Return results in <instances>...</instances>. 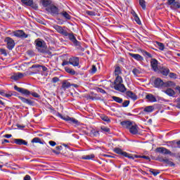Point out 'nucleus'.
I'll return each instance as SVG.
<instances>
[{
    "instance_id": "aec40b11",
    "label": "nucleus",
    "mask_w": 180,
    "mask_h": 180,
    "mask_svg": "<svg viewBox=\"0 0 180 180\" xmlns=\"http://www.w3.org/2000/svg\"><path fill=\"white\" fill-rule=\"evenodd\" d=\"M141 110H143V113L144 114L151 113L152 112H154V106L148 105L145 108H142Z\"/></svg>"
},
{
    "instance_id": "864d4df0",
    "label": "nucleus",
    "mask_w": 180,
    "mask_h": 180,
    "mask_svg": "<svg viewBox=\"0 0 180 180\" xmlns=\"http://www.w3.org/2000/svg\"><path fill=\"white\" fill-rule=\"evenodd\" d=\"M86 15H89V16H95V12L94 11H86Z\"/></svg>"
},
{
    "instance_id": "6e6d98bb",
    "label": "nucleus",
    "mask_w": 180,
    "mask_h": 180,
    "mask_svg": "<svg viewBox=\"0 0 180 180\" xmlns=\"http://www.w3.org/2000/svg\"><path fill=\"white\" fill-rule=\"evenodd\" d=\"M176 108H178L179 109H180V98H178L176 100Z\"/></svg>"
},
{
    "instance_id": "f3484780",
    "label": "nucleus",
    "mask_w": 180,
    "mask_h": 180,
    "mask_svg": "<svg viewBox=\"0 0 180 180\" xmlns=\"http://www.w3.org/2000/svg\"><path fill=\"white\" fill-rule=\"evenodd\" d=\"M133 124V122L129 120H124L120 122L121 126L123 127V129H130V127Z\"/></svg>"
},
{
    "instance_id": "a878e982",
    "label": "nucleus",
    "mask_w": 180,
    "mask_h": 180,
    "mask_svg": "<svg viewBox=\"0 0 180 180\" xmlns=\"http://www.w3.org/2000/svg\"><path fill=\"white\" fill-rule=\"evenodd\" d=\"M40 2L44 8H47V6H50L52 4L51 0H41Z\"/></svg>"
},
{
    "instance_id": "603ef678",
    "label": "nucleus",
    "mask_w": 180,
    "mask_h": 180,
    "mask_svg": "<svg viewBox=\"0 0 180 180\" xmlns=\"http://www.w3.org/2000/svg\"><path fill=\"white\" fill-rule=\"evenodd\" d=\"M0 53L1 54H3V56H8V53H6V50L4 49H0Z\"/></svg>"
},
{
    "instance_id": "423d86ee",
    "label": "nucleus",
    "mask_w": 180,
    "mask_h": 180,
    "mask_svg": "<svg viewBox=\"0 0 180 180\" xmlns=\"http://www.w3.org/2000/svg\"><path fill=\"white\" fill-rule=\"evenodd\" d=\"M167 5L174 11H176V9H179L180 8L179 1H176V0H167Z\"/></svg>"
},
{
    "instance_id": "4468645a",
    "label": "nucleus",
    "mask_w": 180,
    "mask_h": 180,
    "mask_svg": "<svg viewBox=\"0 0 180 180\" xmlns=\"http://www.w3.org/2000/svg\"><path fill=\"white\" fill-rule=\"evenodd\" d=\"M14 36L15 37H20L21 39H27L28 35L23 32V30H17L14 32Z\"/></svg>"
},
{
    "instance_id": "e2e57ef3",
    "label": "nucleus",
    "mask_w": 180,
    "mask_h": 180,
    "mask_svg": "<svg viewBox=\"0 0 180 180\" xmlns=\"http://www.w3.org/2000/svg\"><path fill=\"white\" fill-rule=\"evenodd\" d=\"M4 137L6 139H11V137H12V134H5Z\"/></svg>"
},
{
    "instance_id": "5701e85b",
    "label": "nucleus",
    "mask_w": 180,
    "mask_h": 180,
    "mask_svg": "<svg viewBox=\"0 0 180 180\" xmlns=\"http://www.w3.org/2000/svg\"><path fill=\"white\" fill-rule=\"evenodd\" d=\"M19 99H20V101L22 102H23V103H27V105H33V103H34V102L32 101V100L27 99L25 97H22V96H18Z\"/></svg>"
},
{
    "instance_id": "774afa93",
    "label": "nucleus",
    "mask_w": 180,
    "mask_h": 180,
    "mask_svg": "<svg viewBox=\"0 0 180 180\" xmlns=\"http://www.w3.org/2000/svg\"><path fill=\"white\" fill-rule=\"evenodd\" d=\"M0 95H1V96H4L5 92L0 91Z\"/></svg>"
},
{
    "instance_id": "6e6552de",
    "label": "nucleus",
    "mask_w": 180,
    "mask_h": 180,
    "mask_svg": "<svg viewBox=\"0 0 180 180\" xmlns=\"http://www.w3.org/2000/svg\"><path fill=\"white\" fill-rule=\"evenodd\" d=\"M70 64L73 67H79V58L77 56H72L70 58Z\"/></svg>"
},
{
    "instance_id": "58836bf2",
    "label": "nucleus",
    "mask_w": 180,
    "mask_h": 180,
    "mask_svg": "<svg viewBox=\"0 0 180 180\" xmlns=\"http://www.w3.org/2000/svg\"><path fill=\"white\" fill-rule=\"evenodd\" d=\"M139 5L142 8V9L146 10V1L145 0H139Z\"/></svg>"
},
{
    "instance_id": "473e14b6",
    "label": "nucleus",
    "mask_w": 180,
    "mask_h": 180,
    "mask_svg": "<svg viewBox=\"0 0 180 180\" xmlns=\"http://www.w3.org/2000/svg\"><path fill=\"white\" fill-rule=\"evenodd\" d=\"M94 158H95L94 154L83 155L82 157V160H94Z\"/></svg>"
},
{
    "instance_id": "de8ad7c7",
    "label": "nucleus",
    "mask_w": 180,
    "mask_h": 180,
    "mask_svg": "<svg viewBox=\"0 0 180 180\" xmlns=\"http://www.w3.org/2000/svg\"><path fill=\"white\" fill-rule=\"evenodd\" d=\"M169 78H172L173 79H176V74L174 72L169 73Z\"/></svg>"
},
{
    "instance_id": "c03bdc74",
    "label": "nucleus",
    "mask_w": 180,
    "mask_h": 180,
    "mask_svg": "<svg viewBox=\"0 0 180 180\" xmlns=\"http://www.w3.org/2000/svg\"><path fill=\"white\" fill-rule=\"evenodd\" d=\"M142 53L143 56H146V57H148V58H151L153 57L151 53L147 52V51H143Z\"/></svg>"
},
{
    "instance_id": "9b49d317",
    "label": "nucleus",
    "mask_w": 180,
    "mask_h": 180,
    "mask_svg": "<svg viewBox=\"0 0 180 180\" xmlns=\"http://www.w3.org/2000/svg\"><path fill=\"white\" fill-rule=\"evenodd\" d=\"M156 72L158 74H162V75H164V77H167V75L169 74V69L167 67L159 68Z\"/></svg>"
},
{
    "instance_id": "9d476101",
    "label": "nucleus",
    "mask_w": 180,
    "mask_h": 180,
    "mask_svg": "<svg viewBox=\"0 0 180 180\" xmlns=\"http://www.w3.org/2000/svg\"><path fill=\"white\" fill-rule=\"evenodd\" d=\"M156 153H160V154H165V155L172 154L171 150L164 148V147H159L155 149Z\"/></svg>"
},
{
    "instance_id": "4d7b16f0",
    "label": "nucleus",
    "mask_w": 180,
    "mask_h": 180,
    "mask_svg": "<svg viewBox=\"0 0 180 180\" xmlns=\"http://www.w3.org/2000/svg\"><path fill=\"white\" fill-rule=\"evenodd\" d=\"M70 64V58H69V60H63V63H62V66L63 67H65V65H69Z\"/></svg>"
},
{
    "instance_id": "09e8293b",
    "label": "nucleus",
    "mask_w": 180,
    "mask_h": 180,
    "mask_svg": "<svg viewBox=\"0 0 180 180\" xmlns=\"http://www.w3.org/2000/svg\"><path fill=\"white\" fill-rule=\"evenodd\" d=\"M96 70H97L96 66H95V65H93L91 66V74H95V72H96Z\"/></svg>"
},
{
    "instance_id": "4be33fe9",
    "label": "nucleus",
    "mask_w": 180,
    "mask_h": 180,
    "mask_svg": "<svg viewBox=\"0 0 180 180\" xmlns=\"http://www.w3.org/2000/svg\"><path fill=\"white\" fill-rule=\"evenodd\" d=\"M24 75L22 73L18 72L14 73L11 77V79H13L14 81H18V79H20V78H23Z\"/></svg>"
},
{
    "instance_id": "49530a36",
    "label": "nucleus",
    "mask_w": 180,
    "mask_h": 180,
    "mask_svg": "<svg viewBox=\"0 0 180 180\" xmlns=\"http://www.w3.org/2000/svg\"><path fill=\"white\" fill-rule=\"evenodd\" d=\"M132 72H133L134 75L137 77V75L139 74H140V70H139L137 68H134V69H133Z\"/></svg>"
},
{
    "instance_id": "20e7f679",
    "label": "nucleus",
    "mask_w": 180,
    "mask_h": 180,
    "mask_svg": "<svg viewBox=\"0 0 180 180\" xmlns=\"http://www.w3.org/2000/svg\"><path fill=\"white\" fill-rule=\"evenodd\" d=\"M58 117L63 120H65V122H68V123H72V124H78V120H75L74 117L64 116L60 112L58 113Z\"/></svg>"
},
{
    "instance_id": "8fccbe9b",
    "label": "nucleus",
    "mask_w": 180,
    "mask_h": 180,
    "mask_svg": "<svg viewBox=\"0 0 180 180\" xmlns=\"http://www.w3.org/2000/svg\"><path fill=\"white\" fill-rule=\"evenodd\" d=\"M91 133L95 137H98V136H99V131L95 129L92 130Z\"/></svg>"
},
{
    "instance_id": "13d9d810",
    "label": "nucleus",
    "mask_w": 180,
    "mask_h": 180,
    "mask_svg": "<svg viewBox=\"0 0 180 180\" xmlns=\"http://www.w3.org/2000/svg\"><path fill=\"white\" fill-rule=\"evenodd\" d=\"M60 81V79H58V77H55L52 79V82H53V84H56V82H58Z\"/></svg>"
},
{
    "instance_id": "f03ea898",
    "label": "nucleus",
    "mask_w": 180,
    "mask_h": 180,
    "mask_svg": "<svg viewBox=\"0 0 180 180\" xmlns=\"http://www.w3.org/2000/svg\"><path fill=\"white\" fill-rule=\"evenodd\" d=\"M15 91H17V92H20V94H22V95H25V96H30L32 95L34 98H40V95L36 92H32L25 88L18 87V86H14Z\"/></svg>"
},
{
    "instance_id": "39448f33",
    "label": "nucleus",
    "mask_w": 180,
    "mask_h": 180,
    "mask_svg": "<svg viewBox=\"0 0 180 180\" xmlns=\"http://www.w3.org/2000/svg\"><path fill=\"white\" fill-rule=\"evenodd\" d=\"M47 12H49L51 15L54 16L55 15H60V9H58V7L51 5L49 7L46 8Z\"/></svg>"
},
{
    "instance_id": "7ed1b4c3",
    "label": "nucleus",
    "mask_w": 180,
    "mask_h": 180,
    "mask_svg": "<svg viewBox=\"0 0 180 180\" xmlns=\"http://www.w3.org/2000/svg\"><path fill=\"white\" fill-rule=\"evenodd\" d=\"M36 49L39 53H46V44L39 39L35 41Z\"/></svg>"
},
{
    "instance_id": "e433bc0d",
    "label": "nucleus",
    "mask_w": 180,
    "mask_h": 180,
    "mask_svg": "<svg viewBox=\"0 0 180 180\" xmlns=\"http://www.w3.org/2000/svg\"><path fill=\"white\" fill-rule=\"evenodd\" d=\"M174 85H175V83H174V82H164V86L163 87H168V86H174Z\"/></svg>"
},
{
    "instance_id": "7c9ffc66",
    "label": "nucleus",
    "mask_w": 180,
    "mask_h": 180,
    "mask_svg": "<svg viewBox=\"0 0 180 180\" xmlns=\"http://www.w3.org/2000/svg\"><path fill=\"white\" fill-rule=\"evenodd\" d=\"M65 71L68 72V74H70V75H75V70H74L71 68L65 67Z\"/></svg>"
},
{
    "instance_id": "338daca9",
    "label": "nucleus",
    "mask_w": 180,
    "mask_h": 180,
    "mask_svg": "<svg viewBox=\"0 0 180 180\" xmlns=\"http://www.w3.org/2000/svg\"><path fill=\"white\" fill-rule=\"evenodd\" d=\"M176 144H177V148H180V141L176 142Z\"/></svg>"
},
{
    "instance_id": "72a5a7b5",
    "label": "nucleus",
    "mask_w": 180,
    "mask_h": 180,
    "mask_svg": "<svg viewBox=\"0 0 180 180\" xmlns=\"http://www.w3.org/2000/svg\"><path fill=\"white\" fill-rule=\"evenodd\" d=\"M4 96L6 98H11V96H16L15 91H9L8 93H4Z\"/></svg>"
},
{
    "instance_id": "3c124183",
    "label": "nucleus",
    "mask_w": 180,
    "mask_h": 180,
    "mask_svg": "<svg viewBox=\"0 0 180 180\" xmlns=\"http://www.w3.org/2000/svg\"><path fill=\"white\" fill-rule=\"evenodd\" d=\"M124 157H126L127 158H129V160H134V158L131 155L127 153V152H126V154L124 155Z\"/></svg>"
},
{
    "instance_id": "79ce46f5",
    "label": "nucleus",
    "mask_w": 180,
    "mask_h": 180,
    "mask_svg": "<svg viewBox=\"0 0 180 180\" xmlns=\"http://www.w3.org/2000/svg\"><path fill=\"white\" fill-rule=\"evenodd\" d=\"M31 143H39L41 144V140L39 137H35L32 140Z\"/></svg>"
},
{
    "instance_id": "bb28decb",
    "label": "nucleus",
    "mask_w": 180,
    "mask_h": 180,
    "mask_svg": "<svg viewBox=\"0 0 180 180\" xmlns=\"http://www.w3.org/2000/svg\"><path fill=\"white\" fill-rule=\"evenodd\" d=\"M59 15H61V16H63L67 20H70L71 19V15L65 11L59 13Z\"/></svg>"
},
{
    "instance_id": "c9c22d12",
    "label": "nucleus",
    "mask_w": 180,
    "mask_h": 180,
    "mask_svg": "<svg viewBox=\"0 0 180 180\" xmlns=\"http://www.w3.org/2000/svg\"><path fill=\"white\" fill-rule=\"evenodd\" d=\"M101 129L103 133H110V129L108 127L103 126L101 127Z\"/></svg>"
},
{
    "instance_id": "a19ab883",
    "label": "nucleus",
    "mask_w": 180,
    "mask_h": 180,
    "mask_svg": "<svg viewBox=\"0 0 180 180\" xmlns=\"http://www.w3.org/2000/svg\"><path fill=\"white\" fill-rule=\"evenodd\" d=\"M101 119L102 120H103L104 122H110V119H109V117H108L106 115H101Z\"/></svg>"
},
{
    "instance_id": "393cba45",
    "label": "nucleus",
    "mask_w": 180,
    "mask_h": 180,
    "mask_svg": "<svg viewBox=\"0 0 180 180\" xmlns=\"http://www.w3.org/2000/svg\"><path fill=\"white\" fill-rule=\"evenodd\" d=\"M113 151L119 155H122L123 157L126 155V152L123 151V150L120 149V148H115Z\"/></svg>"
},
{
    "instance_id": "6ab92c4d",
    "label": "nucleus",
    "mask_w": 180,
    "mask_h": 180,
    "mask_svg": "<svg viewBox=\"0 0 180 180\" xmlns=\"http://www.w3.org/2000/svg\"><path fill=\"white\" fill-rule=\"evenodd\" d=\"M129 56L132 57V58H134V60H136V61H143V60H144L143 56L140 54L129 53Z\"/></svg>"
},
{
    "instance_id": "bf43d9fd",
    "label": "nucleus",
    "mask_w": 180,
    "mask_h": 180,
    "mask_svg": "<svg viewBox=\"0 0 180 180\" xmlns=\"http://www.w3.org/2000/svg\"><path fill=\"white\" fill-rule=\"evenodd\" d=\"M49 144H50V146H51V147H54V146H57V143L54 141H50Z\"/></svg>"
},
{
    "instance_id": "c85d7f7f",
    "label": "nucleus",
    "mask_w": 180,
    "mask_h": 180,
    "mask_svg": "<svg viewBox=\"0 0 180 180\" xmlns=\"http://www.w3.org/2000/svg\"><path fill=\"white\" fill-rule=\"evenodd\" d=\"M70 86H71V83H70L67 80L63 81V82L62 84L63 89H68V88H70Z\"/></svg>"
},
{
    "instance_id": "37998d69",
    "label": "nucleus",
    "mask_w": 180,
    "mask_h": 180,
    "mask_svg": "<svg viewBox=\"0 0 180 180\" xmlns=\"http://www.w3.org/2000/svg\"><path fill=\"white\" fill-rule=\"evenodd\" d=\"M122 103V108H127L130 105V101L126 100Z\"/></svg>"
},
{
    "instance_id": "412c9836",
    "label": "nucleus",
    "mask_w": 180,
    "mask_h": 180,
    "mask_svg": "<svg viewBox=\"0 0 180 180\" xmlns=\"http://www.w3.org/2000/svg\"><path fill=\"white\" fill-rule=\"evenodd\" d=\"M129 133H131V134H137V133H139V129H137V125L136 124H132L130 126V127L129 128Z\"/></svg>"
},
{
    "instance_id": "ea45409f",
    "label": "nucleus",
    "mask_w": 180,
    "mask_h": 180,
    "mask_svg": "<svg viewBox=\"0 0 180 180\" xmlns=\"http://www.w3.org/2000/svg\"><path fill=\"white\" fill-rule=\"evenodd\" d=\"M150 174L154 175V176H157L158 174H160V172H158V170L154 169H150Z\"/></svg>"
},
{
    "instance_id": "f257e3e1",
    "label": "nucleus",
    "mask_w": 180,
    "mask_h": 180,
    "mask_svg": "<svg viewBox=\"0 0 180 180\" xmlns=\"http://www.w3.org/2000/svg\"><path fill=\"white\" fill-rule=\"evenodd\" d=\"M114 75L116 77L112 82V88L115 91H118L119 92L124 94V92L127 91V89L123 84V78L120 76L122 75V68H120V66H115L114 70Z\"/></svg>"
},
{
    "instance_id": "ddd939ff",
    "label": "nucleus",
    "mask_w": 180,
    "mask_h": 180,
    "mask_svg": "<svg viewBox=\"0 0 180 180\" xmlns=\"http://www.w3.org/2000/svg\"><path fill=\"white\" fill-rule=\"evenodd\" d=\"M54 29L56 30V32H58V33H60V34H62L63 36L68 35V32H67V30H64V28L60 25H55Z\"/></svg>"
},
{
    "instance_id": "1a4fd4ad",
    "label": "nucleus",
    "mask_w": 180,
    "mask_h": 180,
    "mask_svg": "<svg viewBox=\"0 0 180 180\" xmlns=\"http://www.w3.org/2000/svg\"><path fill=\"white\" fill-rule=\"evenodd\" d=\"M4 41L7 44V49L8 50H12L15 47V41L11 37H6Z\"/></svg>"
},
{
    "instance_id": "680f3d73",
    "label": "nucleus",
    "mask_w": 180,
    "mask_h": 180,
    "mask_svg": "<svg viewBox=\"0 0 180 180\" xmlns=\"http://www.w3.org/2000/svg\"><path fill=\"white\" fill-rule=\"evenodd\" d=\"M131 13L132 14V15L134 16V18H135L136 16H137V13H136V11H134V10H131Z\"/></svg>"
},
{
    "instance_id": "a18cd8bd",
    "label": "nucleus",
    "mask_w": 180,
    "mask_h": 180,
    "mask_svg": "<svg viewBox=\"0 0 180 180\" xmlns=\"http://www.w3.org/2000/svg\"><path fill=\"white\" fill-rule=\"evenodd\" d=\"M134 19L138 25H141V20H140V18H139V15L135 16V18H134Z\"/></svg>"
},
{
    "instance_id": "a211bd4d",
    "label": "nucleus",
    "mask_w": 180,
    "mask_h": 180,
    "mask_svg": "<svg viewBox=\"0 0 180 180\" xmlns=\"http://www.w3.org/2000/svg\"><path fill=\"white\" fill-rule=\"evenodd\" d=\"M13 141L18 146H27V141L22 139H14Z\"/></svg>"
},
{
    "instance_id": "052dcab7",
    "label": "nucleus",
    "mask_w": 180,
    "mask_h": 180,
    "mask_svg": "<svg viewBox=\"0 0 180 180\" xmlns=\"http://www.w3.org/2000/svg\"><path fill=\"white\" fill-rule=\"evenodd\" d=\"M40 67H41L40 65H32L30 68H40Z\"/></svg>"
},
{
    "instance_id": "0e129e2a",
    "label": "nucleus",
    "mask_w": 180,
    "mask_h": 180,
    "mask_svg": "<svg viewBox=\"0 0 180 180\" xmlns=\"http://www.w3.org/2000/svg\"><path fill=\"white\" fill-rule=\"evenodd\" d=\"M31 178L29 175H26L25 177H24V180H30Z\"/></svg>"
},
{
    "instance_id": "f8f14e48",
    "label": "nucleus",
    "mask_w": 180,
    "mask_h": 180,
    "mask_svg": "<svg viewBox=\"0 0 180 180\" xmlns=\"http://www.w3.org/2000/svg\"><path fill=\"white\" fill-rule=\"evenodd\" d=\"M153 84L155 88H164V81L160 77L156 78Z\"/></svg>"
},
{
    "instance_id": "2f4dec72",
    "label": "nucleus",
    "mask_w": 180,
    "mask_h": 180,
    "mask_svg": "<svg viewBox=\"0 0 180 180\" xmlns=\"http://www.w3.org/2000/svg\"><path fill=\"white\" fill-rule=\"evenodd\" d=\"M21 2L26 6H32L33 5V0H21Z\"/></svg>"
},
{
    "instance_id": "cd10ccee",
    "label": "nucleus",
    "mask_w": 180,
    "mask_h": 180,
    "mask_svg": "<svg viewBox=\"0 0 180 180\" xmlns=\"http://www.w3.org/2000/svg\"><path fill=\"white\" fill-rule=\"evenodd\" d=\"M146 98L149 102H157V98L151 94L146 95Z\"/></svg>"
},
{
    "instance_id": "4c0bfd02",
    "label": "nucleus",
    "mask_w": 180,
    "mask_h": 180,
    "mask_svg": "<svg viewBox=\"0 0 180 180\" xmlns=\"http://www.w3.org/2000/svg\"><path fill=\"white\" fill-rule=\"evenodd\" d=\"M160 162H165V164H169V165H174V162L169 161V159H160Z\"/></svg>"
},
{
    "instance_id": "f704fd0d",
    "label": "nucleus",
    "mask_w": 180,
    "mask_h": 180,
    "mask_svg": "<svg viewBox=\"0 0 180 180\" xmlns=\"http://www.w3.org/2000/svg\"><path fill=\"white\" fill-rule=\"evenodd\" d=\"M156 45L158 46L159 50H160L161 51H164L165 49V45H164V44L156 41Z\"/></svg>"
},
{
    "instance_id": "dca6fc26",
    "label": "nucleus",
    "mask_w": 180,
    "mask_h": 180,
    "mask_svg": "<svg viewBox=\"0 0 180 180\" xmlns=\"http://www.w3.org/2000/svg\"><path fill=\"white\" fill-rule=\"evenodd\" d=\"M150 65L155 72H157L160 68H158V60L155 58H153L150 60Z\"/></svg>"
},
{
    "instance_id": "0eeeda50",
    "label": "nucleus",
    "mask_w": 180,
    "mask_h": 180,
    "mask_svg": "<svg viewBox=\"0 0 180 180\" xmlns=\"http://www.w3.org/2000/svg\"><path fill=\"white\" fill-rule=\"evenodd\" d=\"M65 37H68V39L70 40V41H72L74 46H81V42H79L78 40H77V38H75V36L73 33H68V35H65Z\"/></svg>"
},
{
    "instance_id": "69168bd1",
    "label": "nucleus",
    "mask_w": 180,
    "mask_h": 180,
    "mask_svg": "<svg viewBox=\"0 0 180 180\" xmlns=\"http://www.w3.org/2000/svg\"><path fill=\"white\" fill-rule=\"evenodd\" d=\"M43 71H47V68L46 66L41 65Z\"/></svg>"
},
{
    "instance_id": "5fc2aeb1",
    "label": "nucleus",
    "mask_w": 180,
    "mask_h": 180,
    "mask_svg": "<svg viewBox=\"0 0 180 180\" xmlns=\"http://www.w3.org/2000/svg\"><path fill=\"white\" fill-rule=\"evenodd\" d=\"M136 158H143L144 160H148L150 161V157L146 156V155H142V156H136Z\"/></svg>"
},
{
    "instance_id": "b1692460",
    "label": "nucleus",
    "mask_w": 180,
    "mask_h": 180,
    "mask_svg": "<svg viewBox=\"0 0 180 180\" xmlns=\"http://www.w3.org/2000/svg\"><path fill=\"white\" fill-rule=\"evenodd\" d=\"M163 92L169 96H175V91L172 89H167L166 90H164Z\"/></svg>"
},
{
    "instance_id": "c756f323",
    "label": "nucleus",
    "mask_w": 180,
    "mask_h": 180,
    "mask_svg": "<svg viewBox=\"0 0 180 180\" xmlns=\"http://www.w3.org/2000/svg\"><path fill=\"white\" fill-rule=\"evenodd\" d=\"M112 101L117 102V103H123V98L120 97H117L116 96H112Z\"/></svg>"
},
{
    "instance_id": "2eb2a0df",
    "label": "nucleus",
    "mask_w": 180,
    "mask_h": 180,
    "mask_svg": "<svg viewBox=\"0 0 180 180\" xmlns=\"http://www.w3.org/2000/svg\"><path fill=\"white\" fill-rule=\"evenodd\" d=\"M125 92V96L127 98V99L130 98L132 99V101H137V95L136 94L133 93L131 91H127Z\"/></svg>"
}]
</instances>
